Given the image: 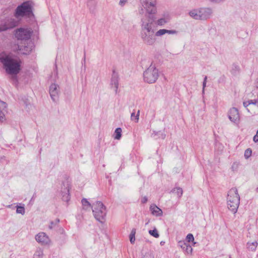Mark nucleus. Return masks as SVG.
<instances>
[{
	"label": "nucleus",
	"mask_w": 258,
	"mask_h": 258,
	"mask_svg": "<svg viewBox=\"0 0 258 258\" xmlns=\"http://www.w3.org/2000/svg\"><path fill=\"white\" fill-rule=\"evenodd\" d=\"M0 61L3 63L6 72L12 75H16L20 71L21 61L11 55L5 54L0 55Z\"/></svg>",
	"instance_id": "obj_1"
},
{
	"label": "nucleus",
	"mask_w": 258,
	"mask_h": 258,
	"mask_svg": "<svg viewBox=\"0 0 258 258\" xmlns=\"http://www.w3.org/2000/svg\"><path fill=\"white\" fill-rule=\"evenodd\" d=\"M240 203V196L236 188L233 187L230 189L227 194V207L233 213L237 211Z\"/></svg>",
	"instance_id": "obj_2"
},
{
	"label": "nucleus",
	"mask_w": 258,
	"mask_h": 258,
	"mask_svg": "<svg viewBox=\"0 0 258 258\" xmlns=\"http://www.w3.org/2000/svg\"><path fill=\"white\" fill-rule=\"evenodd\" d=\"M33 4L31 1H26L19 6L15 10V16L17 18L23 17L30 18L33 16L32 9Z\"/></svg>",
	"instance_id": "obj_3"
},
{
	"label": "nucleus",
	"mask_w": 258,
	"mask_h": 258,
	"mask_svg": "<svg viewBox=\"0 0 258 258\" xmlns=\"http://www.w3.org/2000/svg\"><path fill=\"white\" fill-rule=\"evenodd\" d=\"M213 14V10L210 8H200L189 11V15L194 19L206 20L210 19Z\"/></svg>",
	"instance_id": "obj_4"
},
{
	"label": "nucleus",
	"mask_w": 258,
	"mask_h": 258,
	"mask_svg": "<svg viewBox=\"0 0 258 258\" xmlns=\"http://www.w3.org/2000/svg\"><path fill=\"white\" fill-rule=\"evenodd\" d=\"M158 77V70L153 65H151L144 73V80L149 84L156 82Z\"/></svg>",
	"instance_id": "obj_5"
},
{
	"label": "nucleus",
	"mask_w": 258,
	"mask_h": 258,
	"mask_svg": "<svg viewBox=\"0 0 258 258\" xmlns=\"http://www.w3.org/2000/svg\"><path fill=\"white\" fill-rule=\"evenodd\" d=\"M142 6L148 14L157 13V0H140Z\"/></svg>",
	"instance_id": "obj_6"
},
{
	"label": "nucleus",
	"mask_w": 258,
	"mask_h": 258,
	"mask_svg": "<svg viewBox=\"0 0 258 258\" xmlns=\"http://www.w3.org/2000/svg\"><path fill=\"white\" fill-rule=\"evenodd\" d=\"M141 38L143 42L148 45H152L156 42L154 31H141Z\"/></svg>",
	"instance_id": "obj_7"
},
{
	"label": "nucleus",
	"mask_w": 258,
	"mask_h": 258,
	"mask_svg": "<svg viewBox=\"0 0 258 258\" xmlns=\"http://www.w3.org/2000/svg\"><path fill=\"white\" fill-rule=\"evenodd\" d=\"M229 119L234 124L238 125L240 122V115L238 110L235 107L231 108L228 112Z\"/></svg>",
	"instance_id": "obj_8"
},
{
	"label": "nucleus",
	"mask_w": 258,
	"mask_h": 258,
	"mask_svg": "<svg viewBox=\"0 0 258 258\" xmlns=\"http://www.w3.org/2000/svg\"><path fill=\"white\" fill-rule=\"evenodd\" d=\"M107 210L102 202H98V221L104 223L106 221Z\"/></svg>",
	"instance_id": "obj_9"
},
{
	"label": "nucleus",
	"mask_w": 258,
	"mask_h": 258,
	"mask_svg": "<svg viewBox=\"0 0 258 258\" xmlns=\"http://www.w3.org/2000/svg\"><path fill=\"white\" fill-rule=\"evenodd\" d=\"M36 241L41 245H49L51 241L49 236L43 232L38 233L35 237Z\"/></svg>",
	"instance_id": "obj_10"
},
{
	"label": "nucleus",
	"mask_w": 258,
	"mask_h": 258,
	"mask_svg": "<svg viewBox=\"0 0 258 258\" xmlns=\"http://www.w3.org/2000/svg\"><path fill=\"white\" fill-rule=\"evenodd\" d=\"M31 32L27 28H20L15 32V37L19 40H27L31 36Z\"/></svg>",
	"instance_id": "obj_11"
},
{
	"label": "nucleus",
	"mask_w": 258,
	"mask_h": 258,
	"mask_svg": "<svg viewBox=\"0 0 258 258\" xmlns=\"http://www.w3.org/2000/svg\"><path fill=\"white\" fill-rule=\"evenodd\" d=\"M18 24V21L13 18H8L4 22H2L0 24V32L4 31L8 29L12 28L16 26Z\"/></svg>",
	"instance_id": "obj_12"
},
{
	"label": "nucleus",
	"mask_w": 258,
	"mask_h": 258,
	"mask_svg": "<svg viewBox=\"0 0 258 258\" xmlns=\"http://www.w3.org/2000/svg\"><path fill=\"white\" fill-rule=\"evenodd\" d=\"M118 75L113 71L111 79L110 86L111 89L114 91L115 94L118 93Z\"/></svg>",
	"instance_id": "obj_13"
},
{
	"label": "nucleus",
	"mask_w": 258,
	"mask_h": 258,
	"mask_svg": "<svg viewBox=\"0 0 258 258\" xmlns=\"http://www.w3.org/2000/svg\"><path fill=\"white\" fill-rule=\"evenodd\" d=\"M70 186L68 183L63 184L61 187L60 193L62 200L65 202H68L70 199Z\"/></svg>",
	"instance_id": "obj_14"
},
{
	"label": "nucleus",
	"mask_w": 258,
	"mask_h": 258,
	"mask_svg": "<svg viewBox=\"0 0 258 258\" xmlns=\"http://www.w3.org/2000/svg\"><path fill=\"white\" fill-rule=\"evenodd\" d=\"M144 31H154L152 28V22L149 19H143L142 20L141 30Z\"/></svg>",
	"instance_id": "obj_15"
},
{
	"label": "nucleus",
	"mask_w": 258,
	"mask_h": 258,
	"mask_svg": "<svg viewBox=\"0 0 258 258\" xmlns=\"http://www.w3.org/2000/svg\"><path fill=\"white\" fill-rule=\"evenodd\" d=\"M49 93L53 101H56L58 95V86L56 84H51L49 88Z\"/></svg>",
	"instance_id": "obj_16"
},
{
	"label": "nucleus",
	"mask_w": 258,
	"mask_h": 258,
	"mask_svg": "<svg viewBox=\"0 0 258 258\" xmlns=\"http://www.w3.org/2000/svg\"><path fill=\"white\" fill-rule=\"evenodd\" d=\"M7 104L0 100V122L6 120L5 112H6Z\"/></svg>",
	"instance_id": "obj_17"
},
{
	"label": "nucleus",
	"mask_w": 258,
	"mask_h": 258,
	"mask_svg": "<svg viewBox=\"0 0 258 258\" xmlns=\"http://www.w3.org/2000/svg\"><path fill=\"white\" fill-rule=\"evenodd\" d=\"M178 31L176 30H167L163 29L158 30L156 32L155 36L159 37L164 35L165 34H168L170 35H176L178 34Z\"/></svg>",
	"instance_id": "obj_18"
},
{
	"label": "nucleus",
	"mask_w": 258,
	"mask_h": 258,
	"mask_svg": "<svg viewBox=\"0 0 258 258\" xmlns=\"http://www.w3.org/2000/svg\"><path fill=\"white\" fill-rule=\"evenodd\" d=\"M243 106L247 108L248 111L250 112L251 109H252L254 107L256 106L258 108V101L255 100H250L247 101L243 102Z\"/></svg>",
	"instance_id": "obj_19"
},
{
	"label": "nucleus",
	"mask_w": 258,
	"mask_h": 258,
	"mask_svg": "<svg viewBox=\"0 0 258 258\" xmlns=\"http://www.w3.org/2000/svg\"><path fill=\"white\" fill-rule=\"evenodd\" d=\"M150 210L154 216H161L162 215L163 212L162 210L154 204L150 206Z\"/></svg>",
	"instance_id": "obj_20"
},
{
	"label": "nucleus",
	"mask_w": 258,
	"mask_h": 258,
	"mask_svg": "<svg viewBox=\"0 0 258 258\" xmlns=\"http://www.w3.org/2000/svg\"><path fill=\"white\" fill-rule=\"evenodd\" d=\"M170 20V18L168 15H164L163 17L156 21V24L158 26H162L168 23Z\"/></svg>",
	"instance_id": "obj_21"
},
{
	"label": "nucleus",
	"mask_w": 258,
	"mask_h": 258,
	"mask_svg": "<svg viewBox=\"0 0 258 258\" xmlns=\"http://www.w3.org/2000/svg\"><path fill=\"white\" fill-rule=\"evenodd\" d=\"M246 245L247 248L248 250L254 252L257 248L258 243L256 241H254L252 242L248 241L247 242Z\"/></svg>",
	"instance_id": "obj_22"
},
{
	"label": "nucleus",
	"mask_w": 258,
	"mask_h": 258,
	"mask_svg": "<svg viewBox=\"0 0 258 258\" xmlns=\"http://www.w3.org/2000/svg\"><path fill=\"white\" fill-rule=\"evenodd\" d=\"M82 204L83 208L86 210H88L92 208L91 205L86 199H83L82 200Z\"/></svg>",
	"instance_id": "obj_23"
},
{
	"label": "nucleus",
	"mask_w": 258,
	"mask_h": 258,
	"mask_svg": "<svg viewBox=\"0 0 258 258\" xmlns=\"http://www.w3.org/2000/svg\"><path fill=\"white\" fill-rule=\"evenodd\" d=\"M86 3L89 9L92 12H94L96 5V0H87Z\"/></svg>",
	"instance_id": "obj_24"
},
{
	"label": "nucleus",
	"mask_w": 258,
	"mask_h": 258,
	"mask_svg": "<svg viewBox=\"0 0 258 258\" xmlns=\"http://www.w3.org/2000/svg\"><path fill=\"white\" fill-rule=\"evenodd\" d=\"M140 112V110H138L137 114H136L135 112H132L131 116V119L135 122H138L139 119Z\"/></svg>",
	"instance_id": "obj_25"
},
{
	"label": "nucleus",
	"mask_w": 258,
	"mask_h": 258,
	"mask_svg": "<svg viewBox=\"0 0 258 258\" xmlns=\"http://www.w3.org/2000/svg\"><path fill=\"white\" fill-rule=\"evenodd\" d=\"M172 192L178 198H180L183 194V190L180 187H175L172 190Z\"/></svg>",
	"instance_id": "obj_26"
},
{
	"label": "nucleus",
	"mask_w": 258,
	"mask_h": 258,
	"mask_svg": "<svg viewBox=\"0 0 258 258\" xmlns=\"http://www.w3.org/2000/svg\"><path fill=\"white\" fill-rule=\"evenodd\" d=\"M122 130L120 127L116 128L114 132V138L116 140H119L121 137Z\"/></svg>",
	"instance_id": "obj_27"
},
{
	"label": "nucleus",
	"mask_w": 258,
	"mask_h": 258,
	"mask_svg": "<svg viewBox=\"0 0 258 258\" xmlns=\"http://www.w3.org/2000/svg\"><path fill=\"white\" fill-rule=\"evenodd\" d=\"M136 233V230L135 228H133L130 234V241L132 244H133L135 243V235Z\"/></svg>",
	"instance_id": "obj_28"
},
{
	"label": "nucleus",
	"mask_w": 258,
	"mask_h": 258,
	"mask_svg": "<svg viewBox=\"0 0 258 258\" xmlns=\"http://www.w3.org/2000/svg\"><path fill=\"white\" fill-rule=\"evenodd\" d=\"M43 255V250L41 249H39L35 251L33 256V258H42Z\"/></svg>",
	"instance_id": "obj_29"
},
{
	"label": "nucleus",
	"mask_w": 258,
	"mask_h": 258,
	"mask_svg": "<svg viewBox=\"0 0 258 258\" xmlns=\"http://www.w3.org/2000/svg\"><path fill=\"white\" fill-rule=\"evenodd\" d=\"M186 240L188 242H192L193 245H195V244L196 243V242H194V237L193 235L191 233H189L187 235V236L186 237Z\"/></svg>",
	"instance_id": "obj_30"
},
{
	"label": "nucleus",
	"mask_w": 258,
	"mask_h": 258,
	"mask_svg": "<svg viewBox=\"0 0 258 258\" xmlns=\"http://www.w3.org/2000/svg\"><path fill=\"white\" fill-rule=\"evenodd\" d=\"M149 233L151 235L155 238H158L159 237L158 232L156 228H155L154 230H149Z\"/></svg>",
	"instance_id": "obj_31"
},
{
	"label": "nucleus",
	"mask_w": 258,
	"mask_h": 258,
	"mask_svg": "<svg viewBox=\"0 0 258 258\" xmlns=\"http://www.w3.org/2000/svg\"><path fill=\"white\" fill-rule=\"evenodd\" d=\"M16 212L17 214L24 215L25 213L24 207L23 206H17Z\"/></svg>",
	"instance_id": "obj_32"
},
{
	"label": "nucleus",
	"mask_w": 258,
	"mask_h": 258,
	"mask_svg": "<svg viewBox=\"0 0 258 258\" xmlns=\"http://www.w3.org/2000/svg\"><path fill=\"white\" fill-rule=\"evenodd\" d=\"M184 250H185L186 253L190 254H192L193 250L192 248L189 244H187L186 246L185 247Z\"/></svg>",
	"instance_id": "obj_33"
},
{
	"label": "nucleus",
	"mask_w": 258,
	"mask_h": 258,
	"mask_svg": "<svg viewBox=\"0 0 258 258\" xmlns=\"http://www.w3.org/2000/svg\"><path fill=\"white\" fill-rule=\"evenodd\" d=\"M239 163L238 162H235L233 163L231 166V170L233 171H237L238 170V168L239 166Z\"/></svg>",
	"instance_id": "obj_34"
},
{
	"label": "nucleus",
	"mask_w": 258,
	"mask_h": 258,
	"mask_svg": "<svg viewBox=\"0 0 258 258\" xmlns=\"http://www.w3.org/2000/svg\"><path fill=\"white\" fill-rule=\"evenodd\" d=\"M252 151L250 149H247L244 152V157L246 159H248L251 155Z\"/></svg>",
	"instance_id": "obj_35"
},
{
	"label": "nucleus",
	"mask_w": 258,
	"mask_h": 258,
	"mask_svg": "<svg viewBox=\"0 0 258 258\" xmlns=\"http://www.w3.org/2000/svg\"><path fill=\"white\" fill-rule=\"evenodd\" d=\"M128 2V0H119L118 5L121 7L125 6Z\"/></svg>",
	"instance_id": "obj_36"
},
{
	"label": "nucleus",
	"mask_w": 258,
	"mask_h": 258,
	"mask_svg": "<svg viewBox=\"0 0 258 258\" xmlns=\"http://www.w3.org/2000/svg\"><path fill=\"white\" fill-rule=\"evenodd\" d=\"M178 245L183 250L187 245V244L184 241H179Z\"/></svg>",
	"instance_id": "obj_37"
},
{
	"label": "nucleus",
	"mask_w": 258,
	"mask_h": 258,
	"mask_svg": "<svg viewBox=\"0 0 258 258\" xmlns=\"http://www.w3.org/2000/svg\"><path fill=\"white\" fill-rule=\"evenodd\" d=\"M16 48H14V50L16 51H19L22 54H27V52L23 51L22 48V47H20L18 46H15Z\"/></svg>",
	"instance_id": "obj_38"
},
{
	"label": "nucleus",
	"mask_w": 258,
	"mask_h": 258,
	"mask_svg": "<svg viewBox=\"0 0 258 258\" xmlns=\"http://www.w3.org/2000/svg\"><path fill=\"white\" fill-rule=\"evenodd\" d=\"M207 80V77L205 76L204 78L203 83V93H204V91H205V88L206 86Z\"/></svg>",
	"instance_id": "obj_39"
},
{
	"label": "nucleus",
	"mask_w": 258,
	"mask_h": 258,
	"mask_svg": "<svg viewBox=\"0 0 258 258\" xmlns=\"http://www.w3.org/2000/svg\"><path fill=\"white\" fill-rule=\"evenodd\" d=\"M253 141L255 142V143H257L258 142V130L257 131H256V135L254 136L253 138Z\"/></svg>",
	"instance_id": "obj_40"
},
{
	"label": "nucleus",
	"mask_w": 258,
	"mask_h": 258,
	"mask_svg": "<svg viewBox=\"0 0 258 258\" xmlns=\"http://www.w3.org/2000/svg\"><path fill=\"white\" fill-rule=\"evenodd\" d=\"M210 2L214 3H219L224 1V0H209Z\"/></svg>",
	"instance_id": "obj_41"
},
{
	"label": "nucleus",
	"mask_w": 258,
	"mask_h": 258,
	"mask_svg": "<svg viewBox=\"0 0 258 258\" xmlns=\"http://www.w3.org/2000/svg\"><path fill=\"white\" fill-rule=\"evenodd\" d=\"M148 201V199L146 197H143L142 200H141V202L142 203H146Z\"/></svg>",
	"instance_id": "obj_42"
},
{
	"label": "nucleus",
	"mask_w": 258,
	"mask_h": 258,
	"mask_svg": "<svg viewBox=\"0 0 258 258\" xmlns=\"http://www.w3.org/2000/svg\"><path fill=\"white\" fill-rule=\"evenodd\" d=\"M255 87L258 89V78L255 80V82L254 83Z\"/></svg>",
	"instance_id": "obj_43"
},
{
	"label": "nucleus",
	"mask_w": 258,
	"mask_h": 258,
	"mask_svg": "<svg viewBox=\"0 0 258 258\" xmlns=\"http://www.w3.org/2000/svg\"><path fill=\"white\" fill-rule=\"evenodd\" d=\"M93 211V215H94V218H95V219H97V216H96V213H95V212L94 210H93V211Z\"/></svg>",
	"instance_id": "obj_44"
},
{
	"label": "nucleus",
	"mask_w": 258,
	"mask_h": 258,
	"mask_svg": "<svg viewBox=\"0 0 258 258\" xmlns=\"http://www.w3.org/2000/svg\"><path fill=\"white\" fill-rule=\"evenodd\" d=\"M140 13H143V9H141V11H140Z\"/></svg>",
	"instance_id": "obj_45"
},
{
	"label": "nucleus",
	"mask_w": 258,
	"mask_h": 258,
	"mask_svg": "<svg viewBox=\"0 0 258 258\" xmlns=\"http://www.w3.org/2000/svg\"><path fill=\"white\" fill-rule=\"evenodd\" d=\"M164 243V242L161 241V243H160V244H161V245H162Z\"/></svg>",
	"instance_id": "obj_46"
},
{
	"label": "nucleus",
	"mask_w": 258,
	"mask_h": 258,
	"mask_svg": "<svg viewBox=\"0 0 258 258\" xmlns=\"http://www.w3.org/2000/svg\"><path fill=\"white\" fill-rule=\"evenodd\" d=\"M229 258H231L230 256Z\"/></svg>",
	"instance_id": "obj_47"
}]
</instances>
